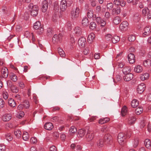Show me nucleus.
Here are the masks:
<instances>
[{"mask_svg": "<svg viewBox=\"0 0 151 151\" xmlns=\"http://www.w3.org/2000/svg\"><path fill=\"white\" fill-rule=\"evenodd\" d=\"M28 7L31 9L30 11L31 14L33 17H35L38 14V6L33 5L32 4L30 3L28 6Z\"/></svg>", "mask_w": 151, "mask_h": 151, "instance_id": "obj_1", "label": "nucleus"}, {"mask_svg": "<svg viewBox=\"0 0 151 151\" xmlns=\"http://www.w3.org/2000/svg\"><path fill=\"white\" fill-rule=\"evenodd\" d=\"M117 138L118 141L120 145H122L125 143L126 137V135L123 133H119Z\"/></svg>", "mask_w": 151, "mask_h": 151, "instance_id": "obj_2", "label": "nucleus"}, {"mask_svg": "<svg viewBox=\"0 0 151 151\" xmlns=\"http://www.w3.org/2000/svg\"><path fill=\"white\" fill-rule=\"evenodd\" d=\"M80 12V9L78 7L76 8L75 10H72L70 13L72 19H75L78 17Z\"/></svg>", "mask_w": 151, "mask_h": 151, "instance_id": "obj_3", "label": "nucleus"}, {"mask_svg": "<svg viewBox=\"0 0 151 151\" xmlns=\"http://www.w3.org/2000/svg\"><path fill=\"white\" fill-rule=\"evenodd\" d=\"M1 76H0V80H2L3 78H6L8 76V69L6 67H3L1 69Z\"/></svg>", "mask_w": 151, "mask_h": 151, "instance_id": "obj_4", "label": "nucleus"}, {"mask_svg": "<svg viewBox=\"0 0 151 151\" xmlns=\"http://www.w3.org/2000/svg\"><path fill=\"white\" fill-rule=\"evenodd\" d=\"M95 136V133L94 131H88L86 135V138L87 141L89 142L93 139Z\"/></svg>", "mask_w": 151, "mask_h": 151, "instance_id": "obj_5", "label": "nucleus"}, {"mask_svg": "<svg viewBox=\"0 0 151 151\" xmlns=\"http://www.w3.org/2000/svg\"><path fill=\"white\" fill-rule=\"evenodd\" d=\"M128 24L127 22L123 21L120 24L119 28L122 31H126L127 29Z\"/></svg>", "mask_w": 151, "mask_h": 151, "instance_id": "obj_6", "label": "nucleus"}, {"mask_svg": "<svg viewBox=\"0 0 151 151\" xmlns=\"http://www.w3.org/2000/svg\"><path fill=\"white\" fill-rule=\"evenodd\" d=\"M67 4V3L66 0H62L60 6V10L63 12H64L66 9Z\"/></svg>", "mask_w": 151, "mask_h": 151, "instance_id": "obj_7", "label": "nucleus"}, {"mask_svg": "<svg viewBox=\"0 0 151 151\" xmlns=\"http://www.w3.org/2000/svg\"><path fill=\"white\" fill-rule=\"evenodd\" d=\"M145 86L144 83L140 84L138 86L137 89V92L140 94L142 93L145 90Z\"/></svg>", "mask_w": 151, "mask_h": 151, "instance_id": "obj_8", "label": "nucleus"}, {"mask_svg": "<svg viewBox=\"0 0 151 151\" xmlns=\"http://www.w3.org/2000/svg\"><path fill=\"white\" fill-rule=\"evenodd\" d=\"M128 59L129 63L133 64L135 60L134 55L132 53L129 54L128 55Z\"/></svg>", "mask_w": 151, "mask_h": 151, "instance_id": "obj_9", "label": "nucleus"}, {"mask_svg": "<svg viewBox=\"0 0 151 151\" xmlns=\"http://www.w3.org/2000/svg\"><path fill=\"white\" fill-rule=\"evenodd\" d=\"M133 77V75L131 73L126 74L124 76L123 79L126 81H129L131 80Z\"/></svg>", "mask_w": 151, "mask_h": 151, "instance_id": "obj_10", "label": "nucleus"}, {"mask_svg": "<svg viewBox=\"0 0 151 151\" xmlns=\"http://www.w3.org/2000/svg\"><path fill=\"white\" fill-rule=\"evenodd\" d=\"M12 118V115L10 114H5L2 117V119L4 122L9 121Z\"/></svg>", "mask_w": 151, "mask_h": 151, "instance_id": "obj_11", "label": "nucleus"}, {"mask_svg": "<svg viewBox=\"0 0 151 151\" xmlns=\"http://www.w3.org/2000/svg\"><path fill=\"white\" fill-rule=\"evenodd\" d=\"M150 27L149 26H147L144 29V32L143 34V35L144 37H145L149 35L150 33Z\"/></svg>", "mask_w": 151, "mask_h": 151, "instance_id": "obj_12", "label": "nucleus"}, {"mask_svg": "<svg viewBox=\"0 0 151 151\" xmlns=\"http://www.w3.org/2000/svg\"><path fill=\"white\" fill-rule=\"evenodd\" d=\"M48 6V3L47 1H44L42 3V10L43 12H46Z\"/></svg>", "mask_w": 151, "mask_h": 151, "instance_id": "obj_13", "label": "nucleus"}, {"mask_svg": "<svg viewBox=\"0 0 151 151\" xmlns=\"http://www.w3.org/2000/svg\"><path fill=\"white\" fill-rule=\"evenodd\" d=\"M86 42V40L84 37L80 38L78 40V44L80 46L84 47Z\"/></svg>", "mask_w": 151, "mask_h": 151, "instance_id": "obj_14", "label": "nucleus"}, {"mask_svg": "<svg viewBox=\"0 0 151 151\" xmlns=\"http://www.w3.org/2000/svg\"><path fill=\"white\" fill-rule=\"evenodd\" d=\"M74 32L76 36H80L82 33V29L78 27H76L74 29Z\"/></svg>", "mask_w": 151, "mask_h": 151, "instance_id": "obj_15", "label": "nucleus"}, {"mask_svg": "<svg viewBox=\"0 0 151 151\" xmlns=\"http://www.w3.org/2000/svg\"><path fill=\"white\" fill-rule=\"evenodd\" d=\"M121 9L120 7L117 6L116 8H114L112 10V13L113 14L118 15L120 13Z\"/></svg>", "mask_w": 151, "mask_h": 151, "instance_id": "obj_16", "label": "nucleus"}, {"mask_svg": "<svg viewBox=\"0 0 151 151\" xmlns=\"http://www.w3.org/2000/svg\"><path fill=\"white\" fill-rule=\"evenodd\" d=\"M112 137L109 134H107L105 135L104 137V140L105 142L107 143L112 141Z\"/></svg>", "mask_w": 151, "mask_h": 151, "instance_id": "obj_17", "label": "nucleus"}, {"mask_svg": "<svg viewBox=\"0 0 151 151\" xmlns=\"http://www.w3.org/2000/svg\"><path fill=\"white\" fill-rule=\"evenodd\" d=\"M8 85L9 86L12 92L17 93L18 92V88L14 85L11 83H9V85L8 84Z\"/></svg>", "mask_w": 151, "mask_h": 151, "instance_id": "obj_18", "label": "nucleus"}, {"mask_svg": "<svg viewBox=\"0 0 151 151\" xmlns=\"http://www.w3.org/2000/svg\"><path fill=\"white\" fill-rule=\"evenodd\" d=\"M86 133L85 130L83 129H79L78 131V137H83Z\"/></svg>", "mask_w": 151, "mask_h": 151, "instance_id": "obj_19", "label": "nucleus"}, {"mask_svg": "<svg viewBox=\"0 0 151 151\" xmlns=\"http://www.w3.org/2000/svg\"><path fill=\"white\" fill-rule=\"evenodd\" d=\"M52 124L50 122H47L44 125L45 128L48 130H50L53 128Z\"/></svg>", "mask_w": 151, "mask_h": 151, "instance_id": "obj_20", "label": "nucleus"}, {"mask_svg": "<svg viewBox=\"0 0 151 151\" xmlns=\"http://www.w3.org/2000/svg\"><path fill=\"white\" fill-rule=\"evenodd\" d=\"M9 105L11 107H14L16 106V104L14 100L12 98H9L8 100Z\"/></svg>", "mask_w": 151, "mask_h": 151, "instance_id": "obj_21", "label": "nucleus"}, {"mask_svg": "<svg viewBox=\"0 0 151 151\" xmlns=\"http://www.w3.org/2000/svg\"><path fill=\"white\" fill-rule=\"evenodd\" d=\"M93 10L92 9H88L87 13V16L89 18H93L95 14H93Z\"/></svg>", "mask_w": 151, "mask_h": 151, "instance_id": "obj_22", "label": "nucleus"}, {"mask_svg": "<svg viewBox=\"0 0 151 151\" xmlns=\"http://www.w3.org/2000/svg\"><path fill=\"white\" fill-rule=\"evenodd\" d=\"M134 70L135 72L137 73H139L143 70L142 67L140 65L136 66L134 68Z\"/></svg>", "mask_w": 151, "mask_h": 151, "instance_id": "obj_23", "label": "nucleus"}, {"mask_svg": "<svg viewBox=\"0 0 151 151\" xmlns=\"http://www.w3.org/2000/svg\"><path fill=\"white\" fill-rule=\"evenodd\" d=\"M110 120L109 118L108 117H105L104 118H102L100 119L99 121V123L101 124H103L105 123L108 122Z\"/></svg>", "mask_w": 151, "mask_h": 151, "instance_id": "obj_24", "label": "nucleus"}, {"mask_svg": "<svg viewBox=\"0 0 151 151\" xmlns=\"http://www.w3.org/2000/svg\"><path fill=\"white\" fill-rule=\"evenodd\" d=\"M121 21L120 18L119 16L114 17L113 19V23L116 25L118 24Z\"/></svg>", "mask_w": 151, "mask_h": 151, "instance_id": "obj_25", "label": "nucleus"}, {"mask_svg": "<svg viewBox=\"0 0 151 151\" xmlns=\"http://www.w3.org/2000/svg\"><path fill=\"white\" fill-rule=\"evenodd\" d=\"M61 40V38L58 36L57 35H55L52 38V42L53 43L57 42Z\"/></svg>", "mask_w": 151, "mask_h": 151, "instance_id": "obj_26", "label": "nucleus"}, {"mask_svg": "<svg viewBox=\"0 0 151 151\" xmlns=\"http://www.w3.org/2000/svg\"><path fill=\"white\" fill-rule=\"evenodd\" d=\"M149 77V74L147 73H143L140 77V79L142 81L147 80Z\"/></svg>", "mask_w": 151, "mask_h": 151, "instance_id": "obj_27", "label": "nucleus"}, {"mask_svg": "<svg viewBox=\"0 0 151 151\" xmlns=\"http://www.w3.org/2000/svg\"><path fill=\"white\" fill-rule=\"evenodd\" d=\"M145 67L149 68L151 66V60L150 59H147L144 61L143 63Z\"/></svg>", "mask_w": 151, "mask_h": 151, "instance_id": "obj_28", "label": "nucleus"}, {"mask_svg": "<svg viewBox=\"0 0 151 151\" xmlns=\"http://www.w3.org/2000/svg\"><path fill=\"white\" fill-rule=\"evenodd\" d=\"M95 37V35L93 33H91L89 34L88 37V40L91 43L94 40Z\"/></svg>", "mask_w": 151, "mask_h": 151, "instance_id": "obj_29", "label": "nucleus"}, {"mask_svg": "<svg viewBox=\"0 0 151 151\" xmlns=\"http://www.w3.org/2000/svg\"><path fill=\"white\" fill-rule=\"evenodd\" d=\"M145 144L146 148L149 149L151 148V144L150 140L148 139H146L145 141Z\"/></svg>", "mask_w": 151, "mask_h": 151, "instance_id": "obj_30", "label": "nucleus"}, {"mask_svg": "<svg viewBox=\"0 0 151 151\" xmlns=\"http://www.w3.org/2000/svg\"><path fill=\"white\" fill-rule=\"evenodd\" d=\"M139 104V102L137 99H133L131 102V105L133 108H136Z\"/></svg>", "mask_w": 151, "mask_h": 151, "instance_id": "obj_31", "label": "nucleus"}, {"mask_svg": "<svg viewBox=\"0 0 151 151\" xmlns=\"http://www.w3.org/2000/svg\"><path fill=\"white\" fill-rule=\"evenodd\" d=\"M131 68L127 66L123 68L122 69V71L124 74L129 73L131 71Z\"/></svg>", "mask_w": 151, "mask_h": 151, "instance_id": "obj_32", "label": "nucleus"}, {"mask_svg": "<svg viewBox=\"0 0 151 151\" xmlns=\"http://www.w3.org/2000/svg\"><path fill=\"white\" fill-rule=\"evenodd\" d=\"M136 119L134 117H130L128 119V123L129 124H132L134 123Z\"/></svg>", "mask_w": 151, "mask_h": 151, "instance_id": "obj_33", "label": "nucleus"}, {"mask_svg": "<svg viewBox=\"0 0 151 151\" xmlns=\"http://www.w3.org/2000/svg\"><path fill=\"white\" fill-rule=\"evenodd\" d=\"M104 144V140L103 139H100L97 142V145L99 148L102 147Z\"/></svg>", "mask_w": 151, "mask_h": 151, "instance_id": "obj_34", "label": "nucleus"}, {"mask_svg": "<svg viewBox=\"0 0 151 151\" xmlns=\"http://www.w3.org/2000/svg\"><path fill=\"white\" fill-rule=\"evenodd\" d=\"M127 112V107L125 106H124L121 110V114L122 116H124L126 114Z\"/></svg>", "mask_w": 151, "mask_h": 151, "instance_id": "obj_35", "label": "nucleus"}, {"mask_svg": "<svg viewBox=\"0 0 151 151\" xmlns=\"http://www.w3.org/2000/svg\"><path fill=\"white\" fill-rule=\"evenodd\" d=\"M82 24L83 26H87L89 24V21L87 17H85L82 20Z\"/></svg>", "mask_w": 151, "mask_h": 151, "instance_id": "obj_36", "label": "nucleus"}, {"mask_svg": "<svg viewBox=\"0 0 151 151\" xmlns=\"http://www.w3.org/2000/svg\"><path fill=\"white\" fill-rule=\"evenodd\" d=\"M54 10L55 12L58 13L59 10V6L57 2L54 3Z\"/></svg>", "mask_w": 151, "mask_h": 151, "instance_id": "obj_37", "label": "nucleus"}, {"mask_svg": "<svg viewBox=\"0 0 151 151\" xmlns=\"http://www.w3.org/2000/svg\"><path fill=\"white\" fill-rule=\"evenodd\" d=\"M14 133L17 137L19 138L21 137V131L19 130H15L14 131Z\"/></svg>", "mask_w": 151, "mask_h": 151, "instance_id": "obj_38", "label": "nucleus"}, {"mask_svg": "<svg viewBox=\"0 0 151 151\" xmlns=\"http://www.w3.org/2000/svg\"><path fill=\"white\" fill-rule=\"evenodd\" d=\"M120 40L119 37L117 36H115L114 37H112L111 40L114 43H116L118 42Z\"/></svg>", "mask_w": 151, "mask_h": 151, "instance_id": "obj_39", "label": "nucleus"}, {"mask_svg": "<svg viewBox=\"0 0 151 151\" xmlns=\"http://www.w3.org/2000/svg\"><path fill=\"white\" fill-rule=\"evenodd\" d=\"M23 139L25 140H27L29 138V135L28 133L27 132H24L22 136Z\"/></svg>", "mask_w": 151, "mask_h": 151, "instance_id": "obj_40", "label": "nucleus"}, {"mask_svg": "<svg viewBox=\"0 0 151 151\" xmlns=\"http://www.w3.org/2000/svg\"><path fill=\"white\" fill-rule=\"evenodd\" d=\"M93 20H95L96 22L98 23H101L103 20H102L101 17H97L96 15H95L94 16Z\"/></svg>", "mask_w": 151, "mask_h": 151, "instance_id": "obj_41", "label": "nucleus"}, {"mask_svg": "<svg viewBox=\"0 0 151 151\" xmlns=\"http://www.w3.org/2000/svg\"><path fill=\"white\" fill-rule=\"evenodd\" d=\"M41 27L40 22L39 21H37L35 23L34 28L35 29H37Z\"/></svg>", "mask_w": 151, "mask_h": 151, "instance_id": "obj_42", "label": "nucleus"}, {"mask_svg": "<svg viewBox=\"0 0 151 151\" xmlns=\"http://www.w3.org/2000/svg\"><path fill=\"white\" fill-rule=\"evenodd\" d=\"M143 110L142 108L138 107L135 109V113L137 115H139L142 112Z\"/></svg>", "mask_w": 151, "mask_h": 151, "instance_id": "obj_43", "label": "nucleus"}, {"mask_svg": "<svg viewBox=\"0 0 151 151\" xmlns=\"http://www.w3.org/2000/svg\"><path fill=\"white\" fill-rule=\"evenodd\" d=\"M22 104L25 109H28L30 106L29 101L27 100L24 101Z\"/></svg>", "mask_w": 151, "mask_h": 151, "instance_id": "obj_44", "label": "nucleus"}, {"mask_svg": "<svg viewBox=\"0 0 151 151\" xmlns=\"http://www.w3.org/2000/svg\"><path fill=\"white\" fill-rule=\"evenodd\" d=\"M58 53L60 56L62 57H64L65 56V54L64 52L61 48H58Z\"/></svg>", "mask_w": 151, "mask_h": 151, "instance_id": "obj_45", "label": "nucleus"}, {"mask_svg": "<svg viewBox=\"0 0 151 151\" xmlns=\"http://www.w3.org/2000/svg\"><path fill=\"white\" fill-rule=\"evenodd\" d=\"M6 138L8 141H11L13 139L12 135L11 133H7L6 134Z\"/></svg>", "mask_w": 151, "mask_h": 151, "instance_id": "obj_46", "label": "nucleus"}, {"mask_svg": "<svg viewBox=\"0 0 151 151\" xmlns=\"http://www.w3.org/2000/svg\"><path fill=\"white\" fill-rule=\"evenodd\" d=\"M128 40L129 42H133L136 39L135 36L133 35H130L128 37Z\"/></svg>", "mask_w": 151, "mask_h": 151, "instance_id": "obj_47", "label": "nucleus"}, {"mask_svg": "<svg viewBox=\"0 0 151 151\" xmlns=\"http://www.w3.org/2000/svg\"><path fill=\"white\" fill-rule=\"evenodd\" d=\"M10 76L11 79L13 81L15 82L17 81V77L14 73H11Z\"/></svg>", "mask_w": 151, "mask_h": 151, "instance_id": "obj_48", "label": "nucleus"}, {"mask_svg": "<svg viewBox=\"0 0 151 151\" xmlns=\"http://www.w3.org/2000/svg\"><path fill=\"white\" fill-rule=\"evenodd\" d=\"M58 13L55 12L53 15L52 20L54 22H56L58 19Z\"/></svg>", "mask_w": 151, "mask_h": 151, "instance_id": "obj_49", "label": "nucleus"}, {"mask_svg": "<svg viewBox=\"0 0 151 151\" xmlns=\"http://www.w3.org/2000/svg\"><path fill=\"white\" fill-rule=\"evenodd\" d=\"M53 30L52 28H49L47 29V35L48 36H50L52 35L53 33Z\"/></svg>", "mask_w": 151, "mask_h": 151, "instance_id": "obj_50", "label": "nucleus"}, {"mask_svg": "<svg viewBox=\"0 0 151 151\" xmlns=\"http://www.w3.org/2000/svg\"><path fill=\"white\" fill-rule=\"evenodd\" d=\"M96 25L95 23L93 22H91L90 25V28L92 30L95 29L96 27Z\"/></svg>", "mask_w": 151, "mask_h": 151, "instance_id": "obj_51", "label": "nucleus"}, {"mask_svg": "<svg viewBox=\"0 0 151 151\" xmlns=\"http://www.w3.org/2000/svg\"><path fill=\"white\" fill-rule=\"evenodd\" d=\"M24 115V112L23 111H20L18 112V114H17V116L19 118H21L23 117Z\"/></svg>", "mask_w": 151, "mask_h": 151, "instance_id": "obj_52", "label": "nucleus"}, {"mask_svg": "<svg viewBox=\"0 0 151 151\" xmlns=\"http://www.w3.org/2000/svg\"><path fill=\"white\" fill-rule=\"evenodd\" d=\"M90 48L89 47H86L83 51V53L85 55L88 54L90 52Z\"/></svg>", "mask_w": 151, "mask_h": 151, "instance_id": "obj_53", "label": "nucleus"}, {"mask_svg": "<svg viewBox=\"0 0 151 151\" xmlns=\"http://www.w3.org/2000/svg\"><path fill=\"white\" fill-rule=\"evenodd\" d=\"M133 146L135 148L137 147V146L139 144V139H138V138H136L135 139L133 142Z\"/></svg>", "mask_w": 151, "mask_h": 151, "instance_id": "obj_54", "label": "nucleus"}, {"mask_svg": "<svg viewBox=\"0 0 151 151\" xmlns=\"http://www.w3.org/2000/svg\"><path fill=\"white\" fill-rule=\"evenodd\" d=\"M77 131L76 128L74 126H72L70 127L69 132L70 133H73Z\"/></svg>", "mask_w": 151, "mask_h": 151, "instance_id": "obj_55", "label": "nucleus"}, {"mask_svg": "<svg viewBox=\"0 0 151 151\" xmlns=\"http://www.w3.org/2000/svg\"><path fill=\"white\" fill-rule=\"evenodd\" d=\"M5 105V102L4 100L0 98V109L3 108Z\"/></svg>", "mask_w": 151, "mask_h": 151, "instance_id": "obj_56", "label": "nucleus"}, {"mask_svg": "<svg viewBox=\"0 0 151 151\" xmlns=\"http://www.w3.org/2000/svg\"><path fill=\"white\" fill-rule=\"evenodd\" d=\"M2 95L3 98L5 99H8V94L6 91H4L3 92Z\"/></svg>", "mask_w": 151, "mask_h": 151, "instance_id": "obj_57", "label": "nucleus"}, {"mask_svg": "<svg viewBox=\"0 0 151 151\" xmlns=\"http://www.w3.org/2000/svg\"><path fill=\"white\" fill-rule=\"evenodd\" d=\"M149 10V9L147 8L143 9L142 11V13L143 15L144 16H146V14Z\"/></svg>", "mask_w": 151, "mask_h": 151, "instance_id": "obj_58", "label": "nucleus"}, {"mask_svg": "<svg viewBox=\"0 0 151 151\" xmlns=\"http://www.w3.org/2000/svg\"><path fill=\"white\" fill-rule=\"evenodd\" d=\"M37 29L38 30L37 32L38 34H40L43 33L44 31V29L42 26L40 27L39 29Z\"/></svg>", "mask_w": 151, "mask_h": 151, "instance_id": "obj_59", "label": "nucleus"}, {"mask_svg": "<svg viewBox=\"0 0 151 151\" xmlns=\"http://www.w3.org/2000/svg\"><path fill=\"white\" fill-rule=\"evenodd\" d=\"M126 4V2L124 0H120L119 6H120L122 7H124Z\"/></svg>", "mask_w": 151, "mask_h": 151, "instance_id": "obj_60", "label": "nucleus"}, {"mask_svg": "<svg viewBox=\"0 0 151 151\" xmlns=\"http://www.w3.org/2000/svg\"><path fill=\"white\" fill-rule=\"evenodd\" d=\"M113 6V4L112 3H108L107 5V8L109 9H111Z\"/></svg>", "mask_w": 151, "mask_h": 151, "instance_id": "obj_61", "label": "nucleus"}, {"mask_svg": "<svg viewBox=\"0 0 151 151\" xmlns=\"http://www.w3.org/2000/svg\"><path fill=\"white\" fill-rule=\"evenodd\" d=\"M124 64L123 62H119L117 63V65L118 68H122L124 65Z\"/></svg>", "mask_w": 151, "mask_h": 151, "instance_id": "obj_62", "label": "nucleus"}, {"mask_svg": "<svg viewBox=\"0 0 151 151\" xmlns=\"http://www.w3.org/2000/svg\"><path fill=\"white\" fill-rule=\"evenodd\" d=\"M112 36L110 34H108L105 36V39L107 40H111Z\"/></svg>", "mask_w": 151, "mask_h": 151, "instance_id": "obj_63", "label": "nucleus"}, {"mask_svg": "<svg viewBox=\"0 0 151 151\" xmlns=\"http://www.w3.org/2000/svg\"><path fill=\"white\" fill-rule=\"evenodd\" d=\"M14 98L15 99L18 101H20L21 99V96L18 94H16L14 95Z\"/></svg>", "mask_w": 151, "mask_h": 151, "instance_id": "obj_64", "label": "nucleus"}]
</instances>
